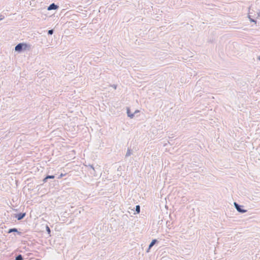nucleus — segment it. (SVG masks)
<instances>
[{
	"mask_svg": "<svg viewBox=\"0 0 260 260\" xmlns=\"http://www.w3.org/2000/svg\"><path fill=\"white\" fill-rule=\"evenodd\" d=\"M15 260H22V258L21 257V255L17 256L16 258H15Z\"/></svg>",
	"mask_w": 260,
	"mask_h": 260,
	"instance_id": "obj_9",
	"label": "nucleus"
},
{
	"mask_svg": "<svg viewBox=\"0 0 260 260\" xmlns=\"http://www.w3.org/2000/svg\"><path fill=\"white\" fill-rule=\"evenodd\" d=\"M258 59H259V60H260V56H259V57H258Z\"/></svg>",
	"mask_w": 260,
	"mask_h": 260,
	"instance_id": "obj_15",
	"label": "nucleus"
},
{
	"mask_svg": "<svg viewBox=\"0 0 260 260\" xmlns=\"http://www.w3.org/2000/svg\"><path fill=\"white\" fill-rule=\"evenodd\" d=\"M53 178H54V177H53V176H50V175L47 176H46V177H45V178H44V179H43V182H46V180L48 179H53Z\"/></svg>",
	"mask_w": 260,
	"mask_h": 260,
	"instance_id": "obj_5",
	"label": "nucleus"
},
{
	"mask_svg": "<svg viewBox=\"0 0 260 260\" xmlns=\"http://www.w3.org/2000/svg\"><path fill=\"white\" fill-rule=\"evenodd\" d=\"M17 232V229L14 228V229H10V230H9V233H12V232Z\"/></svg>",
	"mask_w": 260,
	"mask_h": 260,
	"instance_id": "obj_7",
	"label": "nucleus"
},
{
	"mask_svg": "<svg viewBox=\"0 0 260 260\" xmlns=\"http://www.w3.org/2000/svg\"><path fill=\"white\" fill-rule=\"evenodd\" d=\"M135 211H136L137 213L140 212V206L139 205L136 206V207H135Z\"/></svg>",
	"mask_w": 260,
	"mask_h": 260,
	"instance_id": "obj_8",
	"label": "nucleus"
},
{
	"mask_svg": "<svg viewBox=\"0 0 260 260\" xmlns=\"http://www.w3.org/2000/svg\"><path fill=\"white\" fill-rule=\"evenodd\" d=\"M155 242L156 240H153V241H152V242H151V243H150V245H149V248H151L153 246V245L155 244Z\"/></svg>",
	"mask_w": 260,
	"mask_h": 260,
	"instance_id": "obj_6",
	"label": "nucleus"
},
{
	"mask_svg": "<svg viewBox=\"0 0 260 260\" xmlns=\"http://www.w3.org/2000/svg\"><path fill=\"white\" fill-rule=\"evenodd\" d=\"M24 216H25V213L18 214L16 215V216L15 217H16V218H17V220H20L24 217Z\"/></svg>",
	"mask_w": 260,
	"mask_h": 260,
	"instance_id": "obj_2",
	"label": "nucleus"
},
{
	"mask_svg": "<svg viewBox=\"0 0 260 260\" xmlns=\"http://www.w3.org/2000/svg\"><path fill=\"white\" fill-rule=\"evenodd\" d=\"M57 8V6H56L55 5L52 4L48 7V10L50 11L51 10H55Z\"/></svg>",
	"mask_w": 260,
	"mask_h": 260,
	"instance_id": "obj_4",
	"label": "nucleus"
},
{
	"mask_svg": "<svg viewBox=\"0 0 260 260\" xmlns=\"http://www.w3.org/2000/svg\"><path fill=\"white\" fill-rule=\"evenodd\" d=\"M29 49V46L25 43H20L15 46V51L21 52V50H27Z\"/></svg>",
	"mask_w": 260,
	"mask_h": 260,
	"instance_id": "obj_1",
	"label": "nucleus"
},
{
	"mask_svg": "<svg viewBox=\"0 0 260 260\" xmlns=\"http://www.w3.org/2000/svg\"><path fill=\"white\" fill-rule=\"evenodd\" d=\"M234 205H235V208H236V209H237V211H238L241 213L245 212V210L240 209V206L237 203H234Z\"/></svg>",
	"mask_w": 260,
	"mask_h": 260,
	"instance_id": "obj_3",
	"label": "nucleus"
},
{
	"mask_svg": "<svg viewBox=\"0 0 260 260\" xmlns=\"http://www.w3.org/2000/svg\"><path fill=\"white\" fill-rule=\"evenodd\" d=\"M63 176H64V174H61V175H60V177H59V178H60L62 177Z\"/></svg>",
	"mask_w": 260,
	"mask_h": 260,
	"instance_id": "obj_13",
	"label": "nucleus"
},
{
	"mask_svg": "<svg viewBox=\"0 0 260 260\" xmlns=\"http://www.w3.org/2000/svg\"><path fill=\"white\" fill-rule=\"evenodd\" d=\"M48 34H49V35L52 34V29L48 30Z\"/></svg>",
	"mask_w": 260,
	"mask_h": 260,
	"instance_id": "obj_12",
	"label": "nucleus"
},
{
	"mask_svg": "<svg viewBox=\"0 0 260 260\" xmlns=\"http://www.w3.org/2000/svg\"><path fill=\"white\" fill-rule=\"evenodd\" d=\"M46 231H47V232H48V234H50V233H51L50 228H49V227L48 226H46Z\"/></svg>",
	"mask_w": 260,
	"mask_h": 260,
	"instance_id": "obj_10",
	"label": "nucleus"
},
{
	"mask_svg": "<svg viewBox=\"0 0 260 260\" xmlns=\"http://www.w3.org/2000/svg\"><path fill=\"white\" fill-rule=\"evenodd\" d=\"M127 115H128V117L131 118H132V117L133 116V115H131L130 114H129V111H127Z\"/></svg>",
	"mask_w": 260,
	"mask_h": 260,
	"instance_id": "obj_11",
	"label": "nucleus"
},
{
	"mask_svg": "<svg viewBox=\"0 0 260 260\" xmlns=\"http://www.w3.org/2000/svg\"><path fill=\"white\" fill-rule=\"evenodd\" d=\"M3 19V16H0V20H2Z\"/></svg>",
	"mask_w": 260,
	"mask_h": 260,
	"instance_id": "obj_14",
	"label": "nucleus"
}]
</instances>
